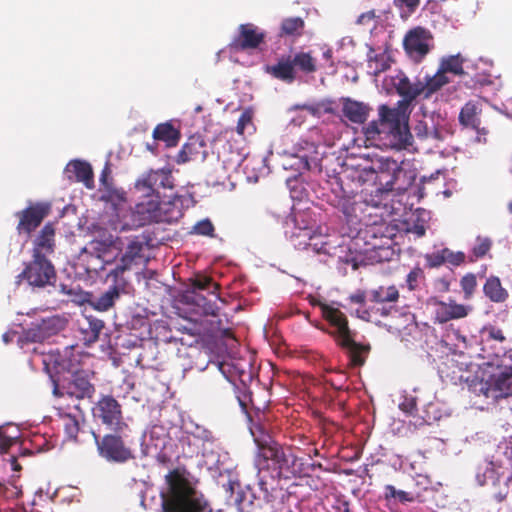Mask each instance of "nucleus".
<instances>
[{"label":"nucleus","instance_id":"4","mask_svg":"<svg viewBox=\"0 0 512 512\" xmlns=\"http://www.w3.org/2000/svg\"><path fill=\"white\" fill-rule=\"evenodd\" d=\"M365 134L368 139L381 141L383 145L397 149L409 148L413 140L405 115L387 105L379 106V119L366 126Z\"/></svg>","mask_w":512,"mask_h":512},{"label":"nucleus","instance_id":"62","mask_svg":"<svg viewBox=\"0 0 512 512\" xmlns=\"http://www.w3.org/2000/svg\"><path fill=\"white\" fill-rule=\"evenodd\" d=\"M460 284L464 291L465 298H467V299L470 298L477 286V281H476L475 275L470 273V274L463 276Z\"/></svg>","mask_w":512,"mask_h":512},{"label":"nucleus","instance_id":"64","mask_svg":"<svg viewBox=\"0 0 512 512\" xmlns=\"http://www.w3.org/2000/svg\"><path fill=\"white\" fill-rule=\"evenodd\" d=\"M445 255V263H449L453 266H458L465 261V254L463 252H453L448 248H443Z\"/></svg>","mask_w":512,"mask_h":512},{"label":"nucleus","instance_id":"21","mask_svg":"<svg viewBox=\"0 0 512 512\" xmlns=\"http://www.w3.org/2000/svg\"><path fill=\"white\" fill-rule=\"evenodd\" d=\"M214 148L217 152L218 161L222 163V166L226 171L237 170L247 156L245 150L240 148L236 142H231L222 138L215 141Z\"/></svg>","mask_w":512,"mask_h":512},{"label":"nucleus","instance_id":"60","mask_svg":"<svg viewBox=\"0 0 512 512\" xmlns=\"http://www.w3.org/2000/svg\"><path fill=\"white\" fill-rule=\"evenodd\" d=\"M304 28V20L300 17L287 18L282 22L281 32H297Z\"/></svg>","mask_w":512,"mask_h":512},{"label":"nucleus","instance_id":"24","mask_svg":"<svg viewBox=\"0 0 512 512\" xmlns=\"http://www.w3.org/2000/svg\"><path fill=\"white\" fill-rule=\"evenodd\" d=\"M59 324V319L55 317L35 320L25 329L24 337L30 342H43L59 331Z\"/></svg>","mask_w":512,"mask_h":512},{"label":"nucleus","instance_id":"5","mask_svg":"<svg viewBox=\"0 0 512 512\" xmlns=\"http://www.w3.org/2000/svg\"><path fill=\"white\" fill-rule=\"evenodd\" d=\"M476 479L480 485L490 484L498 501L505 499L512 487V447H499L493 460L478 468Z\"/></svg>","mask_w":512,"mask_h":512},{"label":"nucleus","instance_id":"2","mask_svg":"<svg viewBox=\"0 0 512 512\" xmlns=\"http://www.w3.org/2000/svg\"><path fill=\"white\" fill-rule=\"evenodd\" d=\"M258 487L266 503L274 499L273 492L280 478H289L301 472V463L290 447L272 444L255 459Z\"/></svg>","mask_w":512,"mask_h":512},{"label":"nucleus","instance_id":"51","mask_svg":"<svg viewBox=\"0 0 512 512\" xmlns=\"http://www.w3.org/2000/svg\"><path fill=\"white\" fill-rule=\"evenodd\" d=\"M413 131L415 136L419 140H434V134L431 131V128L429 127V124L427 123L423 115L421 116L420 119L416 120V124L413 127Z\"/></svg>","mask_w":512,"mask_h":512},{"label":"nucleus","instance_id":"44","mask_svg":"<svg viewBox=\"0 0 512 512\" xmlns=\"http://www.w3.org/2000/svg\"><path fill=\"white\" fill-rule=\"evenodd\" d=\"M485 295L493 302H504L507 297V291L502 287L499 278L490 277L483 287Z\"/></svg>","mask_w":512,"mask_h":512},{"label":"nucleus","instance_id":"55","mask_svg":"<svg viewBox=\"0 0 512 512\" xmlns=\"http://www.w3.org/2000/svg\"><path fill=\"white\" fill-rule=\"evenodd\" d=\"M491 246L492 241L490 238L478 236L476 238V243L472 248V254L476 259L482 258L489 252Z\"/></svg>","mask_w":512,"mask_h":512},{"label":"nucleus","instance_id":"57","mask_svg":"<svg viewBox=\"0 0 512 512\" xmlns=\"http://www.w3.org/2000/svg\"><path fill=\"white\" fill-rule=\"evenodd\" d=\"M481 335L486 341L495 340L502 343L506 340L502 330L493 325L485 326L481 331Z\"/></svg>","mask_w":512,"mask_h":512},{"label":"nucleus","instance_id":"23","mask_svg":"<svg viewBox=\"0 0 512 512\" xmlns=\"http://www.w3.org/2000/svg\"><path fill=\"white\" fill-rule=\"evenodd\" d=\"M434 47L432 34H405L403 48L415 63H420Z\"/></svg>","mask_w":512,"mask_h":512},{"label":"nucleus","instance_id":"41","mask_svg":"<svg viewBox=\"0 0 512 512\" xmlns=\"http://www.w3.org/2000/svg\"><path fill=\"white\" fill-rule=\"evenodd\" d=\"M337 246V254H332L331 257H337L339 262L350 265L353 269H357L364 262L362 255L352 250L351 244L338 243Z\"/></svg>","mask_w":512,"mask_h":512},{"label":"nucleus","instance_id":"30","mask_svg":"<svg viewBox=\"0 0 512 512\" xmlns=\"http://www.w3.org/2000/svg\"><path fill=\"white\" fill-rule=\"evenodd\" d=\"M104 327L105 323L103 320L92 315H85L83 320L79 322V329L84 343L91 345L97 342Z\"/></svg>","mask_w":512,"mask_h":512},{"label":"nucleus","instance_id":"32","mask_svg":"<svg viewBox=\"0 0 512 512\" xmlns=\"http://www.w3.org/2000/svg\"><path fill=\"white\" fill-rule=\"evenodd\" d=\"M344 176L352 182L357 183L359 186L377 182V175L372 170V161L364 165L359 164L356 167H347L344 170Z\"/></svg>","mask_w":512,"mask_h":512},{"label":"nucleus","instance_id":"39","mask_svg":"<svg viewBox=\"0 0 512 512\" xmlns=\"http://www.w3.org/2000/svg\"><path fill=\"white\" fill-rule=\"evenodd\" d=\"M367 67L369 74L377 76L390 68V57L386 52L376 53L372 47H369Z\"/></svg>","mask_w":512,"mask_h":512},{"label":"nucleus","instance_id":"50","mask_svg":"<svg viewBox=\"0 0 512 512\" xmlns=\"http://www.w3.org/2000/svg\"><path fill=\"white\" fill-rule=\"evenodd\" d=\"M384 496L389 502L394 500L401 504L413 502L415 499L412 493L396 489L393 485H386L384 487Z\"/></svg>","mask_w":512,"mask_h":512},{"label":"nucleus","instance_id":"26","mask_svg":"<svg viewBox=\"0 0 512 512\" xmlns=\"http://www.w3.org/2000/svg\"><path fill=\"white\" fill-rule=\"evenodd\" d=\"M421 112L434 134V140L443 141L449 132V121L446 113L440 110L428 111L424 107H421Z\"/></svg>","mask_w":512,"mask_h":512},{"label":"nucleus","instance_id":"48","mask_svg":"<svg viewBox=\"0 0 512 512\" xmlns=\"http://www.w3.org/2000/svg\"><path fill=\"white\" fill-rule=\"evenodd\" d=\"M250 433L261 453L264 452V449L270 447V445L277 443L272 440L271 435L261 424L252 425L250 427Z\"/></svg>","mask_w":512,"mask_h":512},{"label":"nucleus","instance_id":"40","mask_svg":"<svg viewBox=\"0 0 512 512\" xmlns=\"http://www.w3.org/2000/svg\"><path fill=\"white\" fill-rule=\"evenodd\" d=\"M449 78L444 73L437 70V72L433 75H425L423 80H421V84L424 87L422 97L424 99H428L432 97L433 94L437 93L442 89V87L449 83Z\"/></svg>","mask_w":512,"mask_h":512},{"label":"nucleus","instance_id":"36","mask_svg":"<svg viewBox=\"0 0 512 512\" xmlns=\"http://www.w3.org/2000/svg\"><path fill=\"white\" fill-rule=\"evenodd\" d=\"M266 72L274 78L291 83L295 79V70L291 63V56L282 58L275 65L266 66Z\"/></svg>","mask_w":512,"mask_h":512},{"label":"nucleus","instance_id":"47","mask_svg":"<svg viewBox=\"0 0 512 512\" xmlns=\"http://www.w3.org/2000/svg\"><path fill=\"white\" fill-rule=\"evenodd\" d=\"M20 432L17 427L0 426V454L8 453L11 446L18 443Z\"/></svg>","mask_w":512,"mask_h":512},{"label":"nucleus","instance_id":"25","mask_svg":"<svg viewBox=\"0 0 512 512\" xmlns=\"http://www.w3.org/2000/svg\"><path fill=\"white\" fill-rule=\"evenodd\" d=\"M49 209V204L38 203L18 212L17 215L20 217L18 231L20 233H31L41 224L44 217L49 213Z\"/></svg>","mask_w":512,"mask_h":512},{"label":"nucleus","instance_id":"20","mask_svg":"<svg viewBox=\"0 0 512 512\" xmlns=\"http://www.w3.org/2000/svg\"><path fill=\"white\" fill-rule=\"evenodd\" d=\"M284 228L286 238L296 249L309 250V242L314 230L304 221L302 214L287 218Z\"/></svg>","mask_w":512,"mask_h":512},{"label":"nucleus","instance_id":"8","mask_svg":"<svg viewBox=\"0 0 512 512\" xmlns=\"http://www.w3.org/2000/svg\"><path fill=\"white\" fill-rule=\"evenodd\" d=\"M357 193L344 187L343 180L335 176L329 183V188L323 192L324 200L333 208L340 211L348 222L361 220L363 202L356 199Z\"/></svg>","mask_w":512,"mask_h":512},{"label":"nucleus","instance_id":"45","mask_svg":"<svg viewBox=\"0 0 512 512\" xmlns=\"http://www.w3.org/2000/svg\"><path fill=\"white\" fill-rule=\"evenodd\" d=\"M459 122L467 128L479 131L480 118L477 106L471 102L466 103L460 111Z\"/></svg>","mask_w":512,"mask_h":512},{"label":"nucleus","instance_id":"49","mask_svg":"<svg viewBox=\"0 0 512 512\" xmlns=\"http://www.w3.org/2000/svg\"><path fill=\"white\" fill-rule=\"evenodd\" d=\"M291 63L294 70L295 68H298L305 73H311L316 70L315 61L308 53H296L293 57H291Z\"/></svg>","mask_w":512,"mask_h":512},{"label":"nucleus","instance_id":"42","mask_svg":"<svg viewBox=\"0 0 512 512\" xmlns=\"http://www.w3.org/2000/svg\"><path fill=\"white\" fill-rule=\"evenodd\" d=\"M466 63V60L460 55H450L447 57H443L440 62V66L438 70L444 75L447 73H453L455 75H464L467 74L464 71L463 65Z\"/></svg>","mask_w":512,"mask_h":512},{"label":"nucleus","instance_id":"22","mask_svg":"<svg viewBox=\"0 0 512 512\" xmlns=\"http://www.w3.org/2000/svg\"><path fill=\"white\" fill-rule=\"evenodd\" d=\"M391 84L395 88L402 100L399 102L401 106H410L419 96H422L423 86L421 79L416 78L411 81L408 76L397 71L395 75L390 76Z\"/></svg>","mask_w":512,"mask_h":512},{"label":"nucleus","instance_id":"17","mask_svg":"<svg viewBox=\"0 0 512 512\" xmlns=\"http://www.w3.org/2000/svg\"><path fill=\"white\" fill-rule=\"evenodd\" d=\"M372 170L377 175L374 183L377 192H390L395 189L400 177L405 174L400 164L389 157H379L372 160Z\"/></svg>","mask_w":512,"mask_h":512},{"label":"nucleus","instance_id":"14","mask_svg":"<svg viewBox=\"0 0 512 512\" xmlns=\"http://www.w3.org/2000/svg\"><path fill=\"white\" fill-rule=\"evenodd\" d=\"M94 418L113 432L130 431L119 402L110 395L101 397L93 408Z\"/></svg>","mask_w":512,"mask_h":512},{"label":"nucleus","instance_id":"43","mask_svg":"<svg viewBox=\"0 0 512 512\" xmlns=\"http://www.w3.org/2000/svg\"><path fill=\"white\" fill-rule=\"evenodd\" d=\"M369 300L375 304L393 303L398 300L399 292L395 286L379 287L368 292Z\"/></svg>","mask_w":512,"mask_h":512},{"label":"nucleus","instance_id":"53","mask_svg":"<svg viewBox=\"0 0 512 512\" xmlns=\"http://www.w3.org/2000/svg\"><path fill=\"white\" fill-rule=\"evenodd\" d=\"M55 291H57L59 294L68 296L72 301L81 302L79 298L85 296V292H83L79 286H72V285H66V284H59L56 286H52Z\"/></svg>","mask_w":512,"mask_h":512},{"label":"nucleus","instance_id":"63","mask_svg":"<svg viewBox=\"0 0 512 512\" xmlns=\"http://www.w3.org/2000/svg\"><path fill=\"white\" fill-rule=\"evenodd\" d=\"M425 260L430 268L440 267L445 263V255L443 253V249L426 254Z\"/></svg>","mask_w":512,"mask_h":512},{"label":"nucleus","instance_id":"3","mask_svg":"<svg viewBox=\"0 0 512 512\" xmlns=\"http://www.w3.org/2000/svg\"><path fill=\"white\" fill-rule=\"evenodd\" d=\"M121 237H113L109 235L100 241H93L90 243V248L98 253V258H102L103 262L109 263L106 259L110 249H116L122 253L119 262L113 269L109 271L107 277H124V273L131 270L134 266L144 264L147 257L144 252L145 249L151 246V238L148 234L143 233L126 239Z\"/></svg>","mask_w":512,"mask_h":512},{"label":"nucleus","instance_id":"28","mask_svg":"<svg viewBox=\"0 0 512 512\" xmlns=\"http://www.w3.org/2000/svg\"><path fill=\"white\" fill-rule=\"evenodd\" d=\"M54 235L55 230L52 224H46L34 240L32 256L39 254L40 257L48 258L49 255L53 254L55 248Z\"/></svg>","mask_w":512,"mask_h":512},{"label":"nucleus","instance_id":"11","mask_svg":"<svg viewBox=\"0 0 512 512\" xmlns=\"http://www.w3.org/2000/svg\"><path fill=\"white\" fill-rule=\"evenodd\" d=\"M473 392L498 403L512 396V366L504 367L472 386Z\"/></svg>","mask_w":512,"mask_h":512},{"label":"nucleus","instance_id":"59","mask_svg":"<svg viewBox=\"0 0 512 512\" xmlns=\"http://www.w3.org/2000/svg\"><path fill=\"white\" fill-rule=\"evenodd\" d=\"M417 398L412 395L405 393L402 395V400L399 403V408L408 414H413L417 411Z\"/></svg>","mask_w":512,"mask_h":512},{"label":"nucleus","instance_id":"10","mask_svg":"<svg viewBox=\"0 0 512 512\" xmlns=\"http://www.w3.org/2000/svg\"><path fill=\"white\" fill-rule=\"evenodd\" d=\"M130 431L113 432L100 438L93 433L99 455L110 463H125L134 458L129 440Z\"/></svg>","mask_w":512,"mask_h":512},{"label":"nucleus","instance_id":"12","mask_svg":"<svg viewBox=\"0 0 512 512\" xmlns=\"http://www.w3.org/2000/svg\"><path fill=\"white\" fill-rule=\"evenodd\" d=\"M162 512H212L203 495L190 488L173 489L169 496L161 493Z\"/></svg>","mask_w":512,"mask_h":512},{"label":"nucleus","instance_id":"37","mask_svg":"<svg viewBox=\"0 0 512 512\" xmlns=\"http://www.w3.org/2000/svg\"><path fill=\"white\" fill-rule=\"evenodd\" d=\"M153 139L162 141L165 147H174L180 140V132L170 123L158 124L153 131Z\"/></svg>","mask_w":512,"mask_h":512},{"label":"nucleus","instance_id":"7","mask_svg":"<svg viewBox=\"0 0 512 512\" xmlns=\"http://www.w3.org/2000/svg\"><path fill=\"white\" fill-rule=\"evenodd\" d=\"M282 166L285 170L291 169L299 174L305 171L320 172L323 152L320 146L307 138H300L287 151Z\"/></svg>","mask_w":512,"mask_h":512},{"label":"nucleus","instance_id":"34","mask_svg":"<svg viewBox=\"0 0 512 512\" xmlns=\"http://www.w3.org/2000/svg\"><path fill=\"white\" fill-rule=\"evenodd\" d=\"M338 241V238H335L333 240L328 236L322 234H315L313 232L309 242V250H311L314 254H324L332 256V254H337Z\"/></svg>","mask_w":512,"mask_h":512},{"label":"nucleus","instance_id":"52","mask_svg":"<svg viewBox=\"0 0 512 512\" xmlns=\"http://www.w3.org/2000/svg\"><path fill=\"white\" fill-rule=\"evenodd\" d=\"M64 431L69 439H76L79 432V416L66 414L63 416Z\"/></svg>","mask_w":512,"mask_h":512},{"label":"nucleus","instance_id":"6","mask_svg":"<svg viewBox=\"0 0 512 512\" xmlns=\"http://www.w3.org/2000/svg\"><path fill=\"white\" fill-rule=\"evenodd\" d=\"M320 309L322 316L331 328L329 333L348 352L354 365H363L370 351L369 344H362L355 340L354 333L348 326L346 315L338 308L329 304H320Z\"/></svg>","mask_w":512,"mask_h":512},{"label":"nucleus","instance_id":"33","mask_svg":"<svg viewBox=\"0 0 512 512\" xmlns=\"http://www.w3.org/2000/svg\"><path fill=\"white\" fill-rule=\"evenodd\" d=\"M469 307L450 301L449 303L440 302L436 310V318L444 323L451 319L463 318L468 315Z\"/></svg>","mask_w":512,"mask_h":512},{"label":"nucleus","instance_id":"31","mask_svg":"<svg viewBox=\"0 0 512 512\" xmlns=\"http://www.w3.org/2000/svg\"><path fill=\"white\" fill-rule=\"evenodd\" d=\"M392 16L391 11H381L376 14L375 10L362 13L357 24L362 25L365 29L373 32L374 30H386L389 26V18Z\"/></svg>","mask_w":512,"mask_h":512},{"label":"nucleus","instance_id":"29","mask_svg":"<svg viewBox=\"0 0 512 512\" xmlns=\"http://www.w3.org/2000/svg\"><path fill=\"white\" fill-rule=\"evenodd\" d=\"M205 143L199 137H192L187 143L183 145L181 150L176 156V162L178 164L185 163L190 160H196L200 158L204 161L207 158L208 152L204 149Z\"/></svg>","mask_w":512,"mask_h":512},{"label":"nucleus","instance_id":"16","mask_svg":"<svg viewBox=\"0 0 512 512\" xmlns=\"http://www.w3.org/2000/svg\"><path fill=\"white\" fill-rule=\"evenodd\" d=\"M69 374V378H66L65 376H63V378H53L54 395L62 396L67 394L78 399H83L86 397L90 398L93 395L95 389L94 386L90 383L88 375L84 371H79L78 367H76V369Z\"/></svg>","mask_w":512,"mask_h":512},{"label":"nucleus","instance_id":"1","mask_svg":"<svg viewBox=\"0 0 512 512\" xmlns=\"http://www.w3.org/2000/svg\"><path fill=\"white\" fill-rule=\"evenodd\" d=\"M174 187V179L168 169L150 170L143 174L135 183V192L143 200L138 202L130 215V222H124L120 231H128L142 227L151 222H177L183 211L195 204L192 194H170Z\"/></svg>","mask_w":512,"mask_h":512},{"label":"nucleus","instance_id":"9","mask_svg":"<svg viewBox=\"0 0 512 512\" xmlns=\"http://www.w3.org/2000/svg\"><path fill=\"white\" fill-rule=\"evenodd\" d=\"M57 274L54 265L49 258L40 257L39 254L32 256L24 270L16 276L15 283L20 285L22 281H26L32 290L46 289L54 286Z\"/></svg>","mask_w":512,"mask_h":512},{"label":"nucleus","instance_id":"46","mask_svg":"<svg viewBox=\"0 0 512 512\" xmlns=\"http://www.w3.org/2000/svg\"><path fill=\"white\" fill-rule=\"evenodd\" d=\"M392 311L396 312L392 307L391 303H383V304H375L370 309H357V316L361 319L367 321H376V316L380 314L381 316H388L392 313Z\"/></svg>","mask_w":512,"mask_h":512},{"label":"nucleus","instance_id":"15","mask_svg":"<svg viewBox=\"0 0 512 512\" xmlns=\"http://www.w3.org/2000/svg\"><path fill=\"white\" fill-rule=\"evenodd\" d=\"M107 278L112 280V284L105 291L97 295L85 293V296L79 300L100 312L111 309L123 294L129 293L130 285L125 277Z\"/></svg>","mask_w":512,"mask_h":512},{"label":"nucleus","instance_id":"54","mask_svg":"<svg viewBox=\"0 0 512 512\" xmlns=\"http://www.w3.org/2000/svg\"><path fill=\"white\" fill-rule=\"evenodd\" d=\"M236 130L238 134L244 135L245 133L251 134L254 130V125L252 122V113L248 110L241 113Z\"/></svg>","mask_w":512,"mask_h":512},{"label":"nucleus","instance_id":"27","mask_svg":"<svg viewBox=\"0 0 512 512\" xmlns=\"http://www.w3.org/2000/svg\"><path fill=\"white\" fill-rule=\"evenodd\" d=\"M64 174L68 179L75 178L76 181L83 182L87 188H93L94 181L92 167L85 161H70L64 170Z\"/></svg>","mask_w":512,"mask_h":512},{"label":"nucleus","instance_id":"56","mask_svg":"<svg viewBox=\"0 0 512 512\" xmlns=\"http://www.w3.org/2000/svg\"><path fill=\"white\" fill-rule=\"evenodd\" d=\"M234 501L237 512H254V502L246 494L238 492Z\"/></svg>","mask_w":512,"mask_h":512},{"label":"nucleus","instance_id":"18","mask_svg":"<svg viewBox=\"0 0 512 512\" xmlns=\"http://www.w3.org/2000/svg\"><path fill=\"white\" fill-rule=\"evenodd\" d=\"M191 436H187L182 439V442L187 441L190 445L191 437L194 439L202 441V455L205 458V461L211 467L214 466L220 472L222 470L227 471L228 468L222 467L224 465L225 460L228 458L227 453L220 454L216 451L218 449L217 440L213 436L212 432L206 429L205 427L196 425L194 430L190 433Z\"/></svg>","mask_w":512,"mask_h":512},{"label":"nucleus","instance_id":"19","mask_svg":"<svg viewBox=\"0 0 512 512\" xmlns=\"http://www.w3.org/2000/svg\"><path fill=\"white\" fill-rule=\"evenodd\" d=\"M43 365L53 381V378H63L65 373L73 372L78 367V360L73 356L72 348L65 347L63 351L56 349L45 355Z\"/></svg>","mask_w":512,"mask_h":512},{"label":"nucleus","instance_id":"58","mask_svg":"<svg viewBox=\"0 0 512 512\" xmlns=\"http://www.w3.org/2000/svg\"><path fill=\"white\" fill-rule=\"evenodd\" d=\"M192 233L197 234V235H202V236L213 237L214 236V226H213L212 222L208 218H206V219H203V220L197 222L193 226Z\"/></svg>","mask_w":512,"mask_h":512},{"label":"nucleus","instance_id":"61","mask_svg":"<svg viewBox=\"0 0 512 512\" xmlns=\"http://www.w3.org/2000/svg\"><path fill=\"white\" fill-rule=\"evenodd\" d=\"M470 88H480L485 86H490L494 84V81L491 79L490 75L486 73H476L474 77L471 78V82L466 83Z\"/></svg>","mask_w":512,"mask_h":512},{"label":"nucleus","instance_id":"38","mask_svg":"<svg viewBox=\"0 0 512 512\" xmlns=\"http://www.w3.org/2000/svg\"><path fill=\"white\" fill-rule=\"evenodd\" d=\"M264 40V34H238L230 44L231 52L251 51L256 49Z\"/></svg>","mask_w":512,"mask_h":512},{"label":"nucleus","instance_id":"35","mask_svg":"<svg viewBox=\"0 0 512 512\" xmlns=\"http://www.w3.org/2000/svg\"><path fill=\"white\" fill-rule=\"evenodd\" d=\"M369 110L370 108L366 104L351 99H346L342 108L344 116L357 124H362L367 120Z\"/></svg>","mask_w":512,"mask_h":512},{"label":"nucleus","instance_id":"13","mask_svg":"<svg viewBox=\"0 0 512 512\" xmlns=\"http://www.w3.org/2000/svg\"><path fill=\"white\" fill-rule=\"evenodd\" d=\"M215 285L205 277H197L192 281L191 290L185 295L186 302L197 308L202 315L216 316L219 310L215 293Z\"/></svg>","mask_w":512,"mask_h":512}]
</instances>
